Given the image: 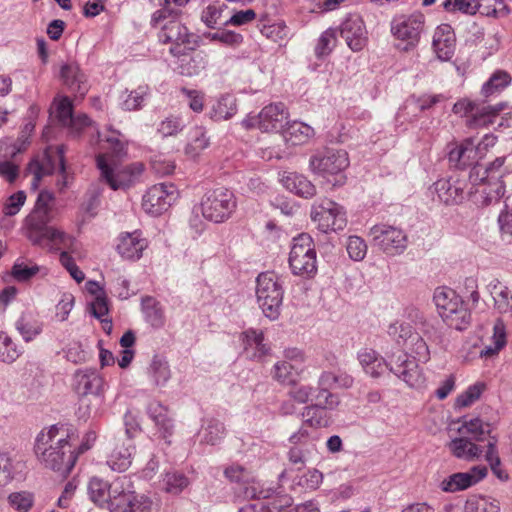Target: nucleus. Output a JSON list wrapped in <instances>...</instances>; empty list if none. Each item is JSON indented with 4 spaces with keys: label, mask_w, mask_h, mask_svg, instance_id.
I'll list each match as a JSON object with an SVG mask.
<instances>
[{
    "label": "nucleus",
    "mask_w": 512,
    "mask_h": 512,
    "mask_svg": "<svg viewBox=\"0 0 512 512\" xmlns=\"http://www.w3.org/2000/svg\"><path fill=\"white\" fill-rule=\"evenodd\" d=\"M119 136L118 133H112L105 140L104 151L95 156L100 180L115 191L130 188L142 179L146 171L144 162L126 161L127 143Z\"/></svg>",
    "instance_id": "1"
},
{
    "label": "nucleus",
    "mask_w": 512,
    "mask_h": 512,
    "mask_svg": "<svg viewBox=\"0 0 512 512\" xmlns=\"http://www.w3.org/2000/svg\"><path fill=\"white\" fill-rule=\"evenodd\" d=\"M75 431L65 424L52 425L37 436L34 452L47 468L68 474L74 467L77 454L72 442Z\"/></svg>",
    "instance_id": "2"
},
{
    "label": "nucleus",
    "mask_w": 512,
    "mask_h": 512,
    "mask_svg": "<svg viewBox=\"0 0 512 512\" xmlns=\"http://www.w3.org/2000/svg\"><path fill=\"white\" fill-rule=\"evenodd\" d=\"M182 7H171V0H163L161 8L151 17V26L158 29V39L170 44V53L176 57L188 55L198 47V37L189 32L179 20Z\"/></svg>",
    "instance_id": "3"
},
{
    "label": "nucleus",
    "mask_w": 512,
    "mask_h": 512,
    "mask_svg": "<svg viewBox=\"0 0 512 512\" xmlns=\"http://www.w3.org/2000/svg\"><path fill=\"white\" fill-rule=\"evenodd\" d=\"M452 111L463 118L465 125L470 129L488 128L498 119H500L499 128L512 126V112L506 102L489 104L486 101L477 102L464 97L453 105Z\"/></svg>",
    "instance_id": "4"
},
{
    "label": "nucleus",
    "mask_w": 512,
    "mask_h": 512,
    "mask_svg": "<svg viewBox=\"0 0 512 512\" xmlns=\"http://www.w3.org/2000/svg\"><path fill=\"white\" fill-rule=\"evenodd\" d=\"M348 153L342 149L325 148L310 158L313 173L323 177L333 186H342L347 177L345 170L349 167Z\"/></svg>",
    "instance_id": "5"
},
{
    "label": "nucleus",
    "mask_w": 512,
    "mask_h": 512,
    "mask_svg": "<svg viewBox=\"0 0 512 512\" xmlns=\"http://www.w3.org/2000/svg\"><path fill=\"white\" fill-rule=\"evenodd\" d=\"M433 299L438 314L448 326L463 330L469 325L471 312L455 290L446 286L438 287Z\"/></svg>",
    "instance_id": "6"
},
{
    "label": "nucleus",
    "mask_w": 512,
    "mask_h": 512,
    "mask_svg": "<svg viewBox=\"0 0 512 512\" xmlns=\"http://www.w3.org/2000/svg\"><path fill=\"white\" fill-rule=\"evenodd\" d=\"M52 217L38 214V212H30L24 219L22 232L33 245L42 248L60 249L66 242V234L48 223Z\"/></svg>",
    "instance_id": "7"
},
{
    "label": "nucleus",
    "mask_w": 512,
    "mask_h": 512,
    "mask_svg": "<svg viewBox=\"0 0 512 512\" xmlns=\"http://www.w3.org/2000/svg\"><path fill=\"white\" fill-rule=\"evenodd\" d=\"M110 512H151V500L134 491L133 483L126 477L112 482Z\"/></svg>",
    "instance_id": "8"
},
{
    "label": "nucleus",
    "mask_w": 512,
    "mask_h": 512,
    "mask_svg": "<svg viewBox=\"0 0 512 512\" xmlns=\"http://www.w3.org/2000/svg\"><path fill=\"white\" fill-rule=\"evenodd\" d=\"M315 405H308L302 412L303 425L298 432L290 437V442L294 445L303 443L309 437V433L305 427L313 429H321L328 427L332 422V417L328 410H332L339 405V399L333 393H327L324 401L319 399Z\"/></svg>",
    "instance_id": "9"
},
{
    "label": "nucleus",
    "mask_w": 512,
    "mask_h": 512,
    "mask_svg": "<svg viewBox=\"0 0 512 512\" xmlns=\"http://www.w3.org/2000/svg\"><path fill=\"white\" fill-rule=\"evenodd\" d=\"M470 181L473 184V201L477 205L488 206L500 201L505 193V184L501 174H489L481 170V165L475 166L470 173Z\"/></svg>",
    "instance_id": "10"
},
{
    "label": "nucleus",
    "mask_w": 512,
    "mask_h": 512,
    "mask_svg": "<svg viewBox=\"0 0 512 512\" xmlns=\"http://www.w3.org/2000/svg\"><path fill=\"white\" fill-rule=\"evenodd\" d=\"M236 207L235 194L225 187L208 190L201 200L203 217L215 223H222L229 219Z\"/></svg>",
    "instance_id": "11"
},
{
    "label": "nucleus",
    "mask_w": 512,
    "mask_h": 512,
    "mask_svg": "<svg viewBox=\"0 0 512 512\" xmlns=\"http://www.w3.org/2000/svg\"><path fill=\"white\" fill-rule=\"evenodd\" d=\"M289 266L295 275L312 278L317 273L315 244L312 237L302 233L293 239Z\"/></svg>",
    "instance_id": "12"
},
{
    "label": "nucleus",
    "mask_w": 512,
    "mask_h": 512,
    "mask_svg": "<svg viewBox=\"0 0 512 512\" xmlns=\"http://www.w3.org/2000/svg\"><path fill=\"white\" fill-rule=\"evenodd\" d=\"M290 116L288 107L282 102H273L264 106L258 114H248L242 121L246 130L258 129L263 133H275L283 130Z\"/></svg>",
    "instance_id": "13"
},
{
    "label": "nucleus",
    "mask_w": 512,
    "mask_h": 512,
    "mask_svg": "<svg viewBox=\"0 0 512 512\" xmlns=\"http://www.w3.org/2000/svg\"><path fill=\"white\" fill-rule=\"evenodd\" d=\"M65 149L63 145L48 147L42 158H34L28 165V173L34 176V185L50 174L58 173L62 178V187L67 185L68 174L64 160Z\"/></svg>",
    "instance_id": "14"
},
{
    "label": "nucleus",
    "mask_w": 512,
    "mask_h": 512,
    "mask_svg": "<svg viewBox=\"0 0 512 512\" xmlns=\"http://www.w3.org/2000/svg\"><path fill=\"white\" fill-rule=\"evenodd\" d=\"M256 295L263 313L271 319L279 314L283 289L275 272L267 271L257 277Z\"/></svg>",
    "instance_id": "15"
},
{
    "label": "nucleus",
    "mask_w": 512,
    "mask_h": 512,
    "mask_svg": "<svg viewBox=\"0 0 512 512\" xmlns=\"http://www.w3.org/2000/svg\"><path fill=\"white\" fill-rule=\"evenodd\" d=\"M310 217L317 229L323 233L343 231L348 223L344 207L332 200L314 205Z\"/></svg>",
    "instance_id": "16"
},
{
    "label": "nucleus",
    "mask_w": 512,
    "mask_h": 512,
    "mask_svg": "<svg viewBox=\"0 0 512 512\" xmlns=\"http://www.w3.org/2000/svg\"><path fill=\"white\" fill-rule=\"evenodd\" d=\"M425 17L420 12L409 15H399L391 23V33L396 40L403 44V51L414 49L420 40L424 30Z\"/></svg>",
    "instance_id": "17"
},
{
    "label": "nucleus",
    "mask_w": 512,
    "mask_h": 512,
    "mask_svg": "<svg viewBox=\"0 0 512 512\" xmlns=\"http://www.w3.org/2000/svg\"><path fill=\"white\" fill-rule=\"evenodd\" d=\"M179 197V192L173 184H156L151 186L143 196L142 208L152 216L167 212Z\"/></svg>",
    "instance_id": "18"
},
{
    "label": "nucleus",
    "mask_w": 512,
    "mask_h": 512,
    "mask_svg": "<svg viewBox=\"0 0 512 512\" xmlns=\"http://www.w3.org/2000/svg\"><path fill=\"white\" fill-rule=\"evenodd\" d=\"M370 235L387 255L394 256L401 254L407 247V236L395 226L377 224L370 229Z\"/></svg>",
    "instance_id": "19"
},
{
    "label": "nucleus",
    "mask_w": 512,
    "mask_h": 512,
    "mask_svg": "<svg viewBox=\"0 0 512 512\" xmlns=\"http://www.w3.org/2000/svg\"><path fill=\"white\" fill-rule=\"evenodd\" d=\"M246 498L256 502L243 507L239 512H271L272 509H280L288 505V500H282L278 495L269 489H263L259 484L253 483L244 490Z\"/></svg>",
    "instance_id": "20"
},
{
    "label": "nucleus",
    "mask_w": 512,
    "mask_h": 512,
    "mask_svg": "<svg viewBox=\"0 0 512 512\" xmlns=\"http://www.w3.org/2000/svg\"><path fill=\"white\" fill-rule=\"evenodd\" d=\"M244 354L254 360H263L270 355V346L265 342L262 330L248 328L240 334Z\"/></svg>",
    "instance_id": "21"
},
{
    "label": "nucleus",
    "mask_w": 512,
    "mask_h": 512,
    "mask_svg": "<svg viewBox=\"0 0 512 512\" xmlns=\"http://www.w3.org/2000/svg\"><path fill=\"white\" fill-rule=\"evenodd\" d=\"M487 473L488 469L486 466L478 465L472 467L469 472L452 474L443 482V490L447 492L465 490L484 479Z\"/></svg>",
    "instance_id": "22"
},
{
    "label": "nucleus",
    "mask_w": 512,
    "mask_h": 512,
    "mask_svg": "<svg viewBox=\"0 0 512 512\" xmlns=\"http://www.w3.org/2000/svg\"><path fill=\"white\" fill-rule=\"evenodd\" d=\"M341 35L353 51H361L367 45V30L360 17L346 19L342 24Z\"/></svg>",
    "instance_id": "23"
},
{
    "label": "nucleus",
    "mask_w": 512,
    "mask_h": 512,
    "mask_svg": "<svg viewBox=\"0 0 512 512\" xmlns=\"http://www.w3.org/2000/svg\"><path fill=\"white\" fill-rule=\"evenodd\" d=\"M147 248V240L142 233L135 231L122 234L117 243V251L123 259L138 260L142 257L143 251Z\"/></svg>",
    "instance_id": "24"
},
{
    "label": "nucleus",
    "mask_w": 512,
    "mask_h": 512,
    "mask_svg": "<svg viewBox=\"0 0 512 512\" xmlns=\"http://www.w3.org/2000/svg\"><path fill=\"white\" fill-rule=\"evenodd\" d=\"M455 33L449 24H441L434 32L433 48L440 60H450L455 50Z\"/></svg>",
    "instance_id": "25"
},
{
    "label": "nucleus",
    "mask_w": 512,
    "mask_h": 512,
    "mask_svg": "<svg viewBox=\"0 0 512 512\" xmlns=\"http://www.w3.org/2000/svg\"><path fill=\"white\" fill-rule=\"evenodd\" d=\"M75 381V389L80 395H100L105 391V379L96 371H79L75 375Z\"/></svg>",
    "instance_id": "26"
},
{
    "label": "nucleus",
    "mask_w": 512,
    "mask_h": 512,
    "mask_svg": "<svg viewBox=\"0 0 512 512\" xmlns=\"http://www.w3.org/2000/svg\"><path fill=\"white\" fill-rule=\"evenodd\" d=\"M353 384V378L340 369L336 371H325L319 379V393L317 399L331 393V389H345Z\"/></svg>",
    "instance_id": "27"
},
{
    "label": "nucleus",
    "mask_w": 512,
    "mask_h": 512,
    "mask_svg": "<svg viewBox=\"0 0 512 512\" xmlns=\"http://www.w3.org/2000/svg\"><path fill=\"white\" fill-rule=\"evenodd\" d=\"M482 158L479 150L476 149L472 139L463 140L449 153L450 162L455 163L458 168H465Z\"/></svg>",
    "instance_id": "28"
},
{
    "label": "nucleus",
    "mask_w": 512,
    "mask_h": 512,
    "mask_svg": "<svg viewBox=\"0 0 512 512\" xmlns=\"http://www.w3.org/2000/svg\"><path fill=\"white\" fill-rule=\"evenodd\" d=\"M281 134L286 143L296 146L311 140L315 131L308 124L294 120L286 123V127L281 130Z\"/></svg>",
    "instance_id": "29"
},
{
    "label": "nucleus",
    "mask_w": 512,
    "mask_h": 512,
    "mask_svg": "<svg viewBox=\"0 0 512 512\" xmlns=\"http://www.w3.org/2000/svg\"><path fill=\"white\" fill-rule=\"evenodd\" d=\"M134 445L131 440L116 443L107 459V464L115 471H125L132 463Z\"/></svg>",
    "instance_id": "30"
},
{
    "label": "nucleus",
    "mask_w": 512,
    "mask_h": 512,
    "mask_svg": "<svg viewBox=\"0 0 512 512\" xmlns=\"http://www.w3.org/2000/svg\"><path fill=\"white\" fill-rule=\"evenodd\" d=\"M492 426L490 423L483 421L479 417L464 418L461 426L458 428L460 435L469 436L476 442H482L490 437Z\"/></svg>",
    "instance_id": "31"
},
{
    "label": "nucleus",
    "mask_w": 512,
    "mask_h": 512,
    "mask_svg": "<svg viewBox=\"0 0 512 512\" xmlns=\"http://www.w3.org/2000/svg\"><path fill=\"white\" fill-rule=\"evenodd\" d=\"M448 447L453 456L467 461L478 459L483 452L481 446L463 435L451 440Z\"/></svg>",
    "instance_id": "32"
},
{
    "label": "nucleus",
    "mask_w": 512,
    "mask_h": 512,
    "mask_svg": "<svg viewBox=\"0 0 512 512\" xmlns=\"http://www.w3.org/2000/svg\"><path fill=\"white\" fill-rule=\"evenodd\" d=\"M281 181L289 191L298 196L311 198L316 194L314 184L303 175L287 173L282 177Z\"/></svg>",
    "instance_id": "33"
},
{
    "label": "nucleus",
    "mask_w": 512,
    "mask_h": 512,
    "mask_svg": "<svg viewBox=\"0 0 512 512\" xmlns=\"http://www.w3.org/2000/svg\"><path fill=\"white\" fill-rule=\"evenodd\" d=\"M209 144L206 129L203 126H195L189 132L185 154L192 159H196L209 147Z\"/></svg>",
    "instance_id": "34"
},
{
    "label": "nucleus",
    "mask_w": 512,
    "mask_h": 512,
    "mask_svg": "<svg viewBox=\"0 0 512 512\" xmlns=\"http://www.w3.org/2000/svg\"><path fill=\"white\" fill-rule=\"evenodd\" d=\"M438 199L445 204H457L462 201L463 188L452 184L449 180L440 179L434 183Z\"/></svg>",
    "instance_id": "35"
},
{
    "label": "nucleus",
    "mask_w": 512,
    "mask_h": 512,
    "mask_svg": "<svg viewBox=\"0 0 512 512\" xmlns=\"http://www.w3.org/2000/svg\"><path fill=\"white\" fill-rule=\"evenodd\" d=\"M512 77L504 70H496L491 77L483 84L481 95L488 99L502 92L510 83Z\"/></svg>",
    "instance_id": "36"
},
{
    "label": "nucleus",
    "mask_w": 512,
    "mask_h": 512,
    "mask_svg": "<svg viewBox=\"0 0 512 512\" xmlns=\"http://www.w3.org/2000/svg\"><path fill=\"white\" fill-rule=\"evenodd\" d=\"M112 483L99 478H92L89 482V495L91 500L100 507L109 509L111 502Z\"/></svg>",
    "instance_id": "37"
},
{
    "label": "nucleus",
    "mask_w": 512,
    "mask_h": 512,
    "mask_svg": "<svg viewBox=\"0 0 512 512\" xmlns=\"http://www.w3.org/2000/svg\"><path fill=\"white\" fill-rule=\"evenodd\" d=\"M237 111L236 99L233 95H221L212 106L210 117L214 121L227 120Z\"/></svg>",
    "instance_id": "38"
},
{
    "label": "nucleus",
    "mask_w": 512,
    "mask_h": 512,
    "mask_svg": "<svg viewBox=\"0 0 512 512\" xmlns=\"http://www.w3.org/2000/svg\"><path fill=\"white\" fill-rule=\"evenodd\" d=\"M465 512H500L499 501L480 495L470 496L464 506Z\"/></svg>",
    "instance_id": "39"
},
{
    "label": "nucleus",
    "mask_w": 512,
    "mask_h": 512,
    "mask_svg": "<svg viewBox=\"0 0 512 512\" xmlns=\"http://www.w3.org/2000/svg\"><path fill=\"white\" fill-rule=\"evenodd\" d=\"M53 114L62 126H68L73 118V103L67 96H58L52 104Z\"/></svg>",
    "instance_id": "40"
},
{
    "label": "nucleus",
    "mask_w": 512,
    "mask_h": 512,
    "mask_svg": "<svg viewBox=\"0 0 512 512\" xmlns=\"http://www.w3.org/2000/svg\"><path fill=\"white\" fill-rule=\"evenodd\" d=\"M497 440L493 437L489 440L485 459L489 463L493 474L501 481H506L509 478L508 473L503 469L499 453L496 446Z\"/></svg>",
    "instance_id": "41"
},
{
    "label": "nucleus",
    "mask_w": 512,
    "mask_h": 512,
    "mask_svg": "<svg viewBox=\"0 0 512 512\" xmlns=\"http://www.w3.org/2000/svg\"><path fill=\"white\" fill-rule=\"evenodd\" d=\"M7 502L17 512H29L34 505V494L29 491L12 492L8 495Z\"/></svg>",
    "instance_id": "42"
},
{
    "label": "nucleus",
    "mask_w": 512,
    "mask_h": 512,
    "mask_svg": "<svg viewBox=\"0 0 512 512\" xmlns=\"http://www.w3.org/2000/svg\"><path fill=\"white\" fill-rule=\"evenodd\" d=\"M262 35L275 42H282L288 39L289 29L284 20H276L262 25Z\"/></svg>",
    "instance_id": "43"
},
{
    "label": "nucleus",
    "mask_w": 512,
    "mask_h": 512,
    "mask_svg": "<svg viewBox=\"0 0 512 512\" xmlns=\"http://www.w3.org/2000/svg\"><path fill=\"white\" fill-rule=\"evenodd\" d=\"M273 377L281 384L293 385L297 382L299 373L291 363L281 361L275 364Z\"/></svg>",
    "instance_id": "44"
},
{
    "label": "nucleus",
    "mask_w": 512,
    "mask_h": 512,
    "mask_svg": "<svg viewBox=\"0 0 512 512\" xmlns=\"http://www.w3.org/2000/svg\"><path fill=\"white\" fill-rule=\"evenodd\" d=\"M163 483L166 493L178 495L188 486L189 480L183 473L169 472L165 474Z\"/></svg>",
    "instance_id": "45"
},
{
    "label": "nucleus",
    "mask_w": 512,
    "mask_h": 512,
    "mask_svg": "<svg viewBox=\"0 0 512 512\" xmlns=\"http://www.w3.org/2000/svg\"><path fill=\"white\" fill-rule=\"evenodd\" d=\"M337 42V32L334 29H327L324 31L320 38L318 39V43L315 48V53L317 56L328 55L333 48L336 46Z\"/></svg>",
    "instance_id": "46"
},
{
    "label": "nucleus",
    "mask_w": 512,
    "mask_h": 512,
    "mask_svg": "<svg viewBox=\"0 0 512 512\" xmlns=\"http://www.w3.org/2000/svg\"><path fill=\"white\" fill-rule=\"evenodd\" d=\"M484 390L485 385L483 383H476L468 387L466 391L457 397L456 406L460 408L469 407L480 398Z\"/></svg>",
    "instance_id": "47"
},
{
    "label": "nucleus",
    "mask_w": 512,
    "mask_h": 512,
    "mask_svg": "<svg viewBox=\"0 0 512 512\" xmlns=\"http://www.w3.org/2000/svg\"><path fill=\"white\" fill-rule=\"evenodd\" d=\"M18 329L26 341L33 340L42 331L41 323L32 317H22Z\"/></svg>",
    "instance_id": "48"
},
{
    "label": "nucleus",
    "mask_w": 512,
    "mask_h": 512,
    "mask_svg": "<svg viewBox=\"0 0 512 512\" xmlns=\"http://www.w3.org/2000/svg\"><path fill=\"white\" fill-rule=\"evenodd\" d=\"M183 129L182 120L178 116L170 115L158 125L157 132L162 137L176 136Z\"/></svg>",
    "instance_id": "49"
},
{
    "label": "nucleus",
    "mask_w": 512,
    "mask_h": 512,
    "mask_svg": "<svg viewBox=\"0 0 512 512\" xmlns=\"http://www.w3.org/2000/svg\"><path fill=\"white\" fill-rule=\"evenodd\" d=\"M19 356L16 345L6 333H0V360L13 362Z\"/></svg>",
    "instance_id": "50"
},
{
    "label": "nucleus",
    "mask_w": 512,
    "mask_h": 512,
    "mask_svg": "<svg viewBox=\"0 0 512 512\" xmlns=\"http://www.w3.org/2000/svg\"><path fill=\"white\" fill-rule=\"evenodd\" d=\"M444 8L448 12L474 15L477 12V0H446Z\"/></svg>",
    "instance_id": "51"
},
{
    "label": "nucleus",
    "mask_w": 512,
    "mask_h": 512,
    "mask_svg": "<svg viewBox=\"0 0 512 512\" xmlns=\"http://www.w3.org/2000/svg\"><path fill=\"white\" fill-rule=\"evenodd\" d=\"M347 252L351 259L355 261L362 260L367 253V245L359 236H350L346 245Z\"/></svg>",
    "instance_id": "52"
},
{
    "label": "nucleus",
    "mask_w": 512,
    "mask_h": 512,
    "mask_svg": "<svg viewBox=\"0 0 512 512\" xmlns=\"http://www.w3.org/2000/svg\"><path fill=\"white\" fill-rule=\"evenodd\" d=\"M150 372L156 385L164 384L170 378V369L167 362L154 359L150 365Z\"/></svg>",
    "instance_id": "53"
},
{
    "label": "nucleus",
    "mask_w": 512,
    "mask_h": 512,
    "mask_svg": "<svg viewBox=\"0 0 512 512\" xmlns=\"http://www.w3.org/2000/svg\"><path fill=\"white\" fill-rule=\"evenodd\" d=\"M26 201V194L23 191H18L7 198L5 201L2 212L6 216L16 215Z\"/></svg>",
    "instance_id": "54"
},
{
    "label": "nucleus",
    "mask_w": 512,
    "mask_h": 512,
    "mask_svg": "<svg viewBox=\"0 0 512 512\" xmlns=\"http://www.w3.org/2000/svg\"><path fill=\"white\" fill-rule=\"evenodd\" d=\"M54 196L48 191H41L38 195L34 209L31 212H38L40 215L52 217Z\"/></svg>",
    "instance_id": "55"
},
{
    "label": "nucleus",
    "mask_w": 512,
    "mask_h": 512,
    "mask_svg": "<svg viewBox=\"0 0 512 512\" xmlns=\"http://www.w3.org/2000/svg\"><path fill=\"white\" fill-rule=\"evenodd\" d=\"M59 260L62 266L69 272L70 276L77 283H81L85 279V274L76 265L73 257L68 252H62Z\"/></svg>",
    "instance_id": "56"
},
{
    "label": "nucleus",
    "mask_w": 512,
    "mask_h": 512,
    "mask_svg": "<svg viewBox=\"0 0 512 512\" xmlns=\"http://www.w3.org/2000/svg\"><path fill=\"white\" fill-rule=\"evenodd\" d=\"M181 92L188 99V104L191 110L196 113H201L205 107V95L202 91L182 88Z\"/></svg>",
    "instance_id": "57"
},
{
    "label": "nucleus",
    "mask_w": 512,
    "mask_h": 512,
    "mask_svg": "<svg viewBox=\"0 0 512 512\" xmlns=\"http://www.w3.org/2000/svg\"><path fill=\"white\" fill-rule=\"evenodd\" d=\"M39 272L35 264L16 263L12 268V275L18 281H26Z\"/></svg>",
    "instance_id": "58"
},
{
    "label": "nucleus",
    "mask_w": 512,
    "mask_h": 512,
    "mask_svg": "<svg viewBox=\"0 0 512 512\" xmlns=\"http://www.w3.org/2000/svg\"><path fill=\"white\" fill-rule=\"evenodd\" d=\"M504 7L502 0H477V11L485 16H496Z\"/></svg>",
    "instance_id": "59"
},
{
    "label": "nucleus",
    "mask_w": 512,
    "mask_h": 512,
    "mask_svg": "<svg viewBox=\"0 0 512 512\" xmlns=\"http://www.w3.org/2000/svg\"><path fill=\"white\" fill-rule=\"evenodd\" d=\"M61 78L67 86L73 87L76 83H81L83 74L76 65L66 64L61 68Z\"/></svg>",
    "instance_id": "60"
},
{
    "label": "nucleus",
    "mask_w": 512,
    "mask_h": 512,
    "mask_svg": "<svg viewBox=\"0 0 512 512\" xmlns=\"http://www.w3.org/2000/svg\"><path fill=\"white\" fill-rule=\"evenodd\" d=\"M14 478V467L11 457L0 451V486Z\"/></svg>",
    "instance_id": "61"
},
{
    "label": "nucleus",
    "mask_w": 512,
    "mask_h": 512,
    "mask_svg": "<svg viewBox=\"0 0 512 512\" xmlns=\"http://www.w3.org/2000/svg\"><path fill=\"white\" fill-rule=\"evenodd\" d=\"M493 342L495 345V349L492 351L489 349L486 354L492 355L497 353L500 349H502L506 344V331L505 325L503 321L497 320L493 328Z\"/></svg>",
    "instance_id": "62"
},
{
    "label": "nucleus",
    "mask_w": 512,
    "mask_h": 512,
    "mask_svg": "<svg viewBox=\"0 0 512 512\" xmlns=\"http://www.w3.org/2000/svg\"><path fill=\"white\" fill-rule=\"evenodd\" d=\"M151 417L155 423L163 428L165 431H170L172 428L171 419L167 415V410L160 404H157L154 408H150Z\"/></svg>",
    "instance_id": "63"
},
{
    "label": "nucleus",
    "mask_w": 512,
    "mask_h": 512,
    "mask_svg": "<svg viewBox=\"0 0 512 512\" xmlns=\"http://www.w3.org/2000/svg\"><path fill=\"white\" fill-rule=\"evenodd\" d=\"M145 95L146 90L143 88L131 91L128 94L127 98L124 100V108L128 111H134L139 109L144 101Z\"/></svg>",
    "instance_id": "64"
}]
</instances>
